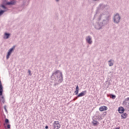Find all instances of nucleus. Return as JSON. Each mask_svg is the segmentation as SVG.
<instances>
[{"instance_id":"obj_10","label":"nucleus","mask_w":129,"mask_h":129,"mask_svg":"<svg viewBox=\"0 0 129 129\" xmlns=\"http://www.w3.org/2000/svg\"><path fill=\"white\" fill-rule=\"evenodd\" d=\"M118 111L119 113L122 114L125 111V109H124V108L123 107H119L118 108Z\"/></svg>"},{"instance_id":"obj_9","label":"nucleus","mask_w":129,"mask_h":129,"mask_svg":"<svg viewBox=\"0 0 129 129\" xmlns=\"http://www.w3.org/2000/svg\"><path fill=\"white\" fill-rule=\"evenodd\" d=\"M87 93V91L86 90L83 91L82 92H81L78 95V97H82V96H84V95H86Z\"/></svg>"},{"instance_id":"obj_28","label":"nucleus","mask_w":129,"mask_h":129,"mask_svg":"<svg viewBox=\"0 0 129 129\" xmlns=\"http://www.w3.org/2000/svg\"><path fill=\"white\" fill-rule=\"evenodd\" d=\"M79 97H78V95H77L76 97H75L74 99H73V101H75V100H77L78 99Z\"/></svg>"},{"instance_id":"obj_35","label":"nucleus","mask_w":129,"mask_h":129,"mask_svg":"<svg viewBox=\"0 0 129 129\" xmlns=\"http://www.w3.org/2000/svg\"><path fill=\"white\" fill-rule=\"evenodd\" d=\"M0 84H2V81L0 80Z\"/></svg>"},{"instance_id":"obj_34","label":"nucleus","mask_w":129,"mask_h":129,"mask_svg":"<svg viewBox=\"0 0 129 129\" xmlns=\"http://www.w3.org/2000/svg\"><path fill=\"white\" fill-rule=\"evenodd\" d=\"M55 2H56V3H58V2H59V0H55Z\"/></svg>"},{"instance_id":"obj_13","label":"nucleus","mask_w":129,"mask_h":129,"mask_svg":"<svg viewBox=\"0 0 129 129\" xmlns=\"http://www.w3.org/2000/svg\"><path fill=\"white\" fill-rule=\"evenodd\" d=\"M10 36H11V33L6 32L4 34V39H9V38H10Z\"/></svg>"},{"instance_id":"obj_12","label":"nucleus","mask_w":129,"mask_h":129,"mask_svg":"<svg viewBox=\"0 0 129 129\" xmlns=\"http://www.w3.org/2000/svg\"><path fill=\"white\" fill-rule=\"evenodd\" d=\"M105 5L104 4H100L99 6V9L101 11H103V10H105Z\"/></svg>"},{"instance_id":"obj_16","label":"nucleus","mask_w":129,"mask_h":129,"mask_svg":"<svg viewBox=\"0 0 129 129\" xmlns=\"http://www.w3.org/2000/svg\"><path fill=\"white\" fill-rule=\"evenodd\" d=\"M92 123L93 124V125H94L95 126L99 123V122L94 120V121H92Z\"/></svg>"},{"instance_id":"obj_17","label":"nucleus","mask_w":129,"mask_h":129,"mask_svg":"<svg viewBox=\"0 0 129 129\" xmlns=\"http://www.w3.org/2000/svg\"><path fill=\"white\" fill-rule=\"evenodd\" d=\"M121 117H122L121 119H122V118L125 119V118H126V117H127V114L126 113L122 114L121 115Z\"/></svg>"},{"instance_id":"obj_26","label":"nucleus","mask_w":129,"mask_h":129,"mask_svg":"<svg viewBox=\"0 0 129 129\" xmlns=\"http://www.w3.org/2000/svg\"><path fill=\"white\" fill-rule=\"evenodd\" d=\"M98 118V117L97 116H93L92 117L93 121H94V120H96V119H97Z\"/></svg>"},{"instance_id":"obj_33","label":"nucleus","mask_w":129,"mask_h":129,"mask_svg":"<svg viewBox=\"0 0 129 129\" xmlns=\"http://www.w3.org/2000/svg\"><path fill=\"white\" fill-rule=\"evenodd\" d=\"M45 128L46 129H48V128H49V126L48 125H46Z\"/></svg>"},{"instance_id":"obj_23","label":"nucleus","mask_w":129,"mask_h":129,"mask_svg":"<svg viewBox=\"0 0 129 129\" xmlns=\"http://www.w3.org/2000/svg\"><path fill=\"white\" fill-rule=\"evenodd\" d=\"M2 99H1V101H2L3 103H5V98L4 96L1 97Z\"/></svg>"},{"instance_id":"obj_20","label":"nucleus","mask_w":129,"mask_h":129,"mask_svg":"<svg viewBox=\"0 0 129 129\" xmlns=\"http://www.w3.org/2000/svg\"><path fill=\"white\" fill-rule=\"evenodd\" d=\"M112 61V59H110L109 60H108V63H109V66L110 67H111V66H113V63L112 62H111V61Z\"/></svg>"},{"instance_id":"obj_3","label":"nucleus","mask_w":129,"mask_h":129,"mask_svg":"<svg viewBox=\"0 0 129 129\" xmlns=\"http://www.w3.org/2000/svg\"><path fill=\"white\" fill-rule=\"evenodd\" d=\"M120 19L121 17L119 15V14L116 13L113 17V23L115 24H119V22H120Z\"/></svg>"},{"instance_id":"obj_36","label":"nucleus","mask_w":129,"mask_h":129,"mask_svg":"<svg viewBox=\"0 0 129 129\" xmlns=\"http://www.w3.org/2000/svg\"><path fill=\"white\" fill-rule=\"evenodd\" d=\"M5 127H6V129H7V127L6 126H5Z\"/></svg>"},{"instance_id":"obj_31","label":"nucleus","mask_w":129,"mask_h":129,"mask_svg":"<svg viewBox=\"0 0 129 129\" xmlns=\"http://www.w3.org/2000/svg\"><path fill=\"white\" fill-rule=\"evenodd\" d=\"M76 90H79V87L77 85L76 87Z\"/></svg>"},{"instance_id":"obj_6","label":"nucleus","mask_w":129,"mask_h":129,"mask_svg":"<svg viewBox=\"0 0 129 129\" xmlns=\"http://www.w3.org/2000/svg\"><path fill=\"white\" fill-rule=\"evenodd\" d=\"M102 27H103V25L102 24L101 22H98L95 26V28L97 30H101V29H102Z\"/></svg>"},{"instance_id":"obj_11","label":"nucleus","mask_w":129,"mask_h":129,"mask_svg":"<svg viewBox=\"0 0 129 129\" xmlns=\"http://www.w3.org/2000/svg\"><path fill=\"white\" fill-rule=\"evenodd\" d=\"M100 111H104V110H107V107L106 106H102L99 108Z\"/></svg>"},{"instance_id":"obj_22","label":"nucleus","mask_w":129,"mask_h":129,"mask_svg":"<svg viewBox=\"0 0 129 129\" xmlns=\"http://www.w3.org/2000/svg\"><path fill=\"white\" fill-rule=\"evenodd\" d=\"M5 123H6V124H9V123H10V120H9V119H8V118H6L5 119Z\"/></svg>"},{"instance_id":"obj_15","label":"nucleus","mask_w":129,"mask_h":129,"mask_svg":"<svg viewBox=\"0 0 129 129\" xmlns=\"http://www.w3.org/2000/svg\"><path fill=\"white\" fill-rule=\"evenodd\" d=\"M3 85L0 84V96H3V92H4V90L3 89Z\"/></svg>"},{"instance_id":"obj_19","label":"nucleus","mask_w":129,"mask_h":129,"mask_svg":"<svg viewBox=\"0 0 129 129\" xmlns=\"http://www.w3.org/2000/svg\"><path fill=\"white\" fill-rule=\"evenodd\" d=\"M6 10H3L2 9H0V17L3 16L5 13H6Z\"/></svg>"},{"instance_id":"obj_8","label":"nucleus","mask_w":129,"mask_h":129,"mask_svg":"<svg viewBox=\"0 0 129 129\" xmlns=\"http://www.w3.org/2000/svg\"><path fill=\"white\" fill-rule=\"evenodd\" d=\"M122 103L123 105H127V106H129V97L124 99Z\"/></svg>"},{"instance_id":"obj_29","label":"nucleus","mask_w":129,"mask_h":129,"mask_svg":"<svg viewBox=\"0 0 129 129\" xmlns=\"http://www.w3.org/2000/svg\"><path fill=\"white\" fill-rule=\"evenodd\" d=\"M7 128H11V124H7Z\"/></svg>"},{"instance_id":"obj_25","label":"nucleus","mask_w":129,"mask_h":129,"mask_svg":"<svg viewBox=\"0 0 129 129\" xmlns=\"http://www.w3.org/2000/svg\"><path fill=\"white\" fill-rule=\"evenodd\" d=\"M75 93V95H78V93H79V90H76Z\"/></svg>"},{"instance_id":"obj_24","label":"nucleus","mask_w":129,"mask_h":129,"mask_svg":"<svg viewBox=\"0 0 129 129\" xmlns=\"http://www.w3.org/2000/svg\"><path fill=\"white\" fill-rule=\"evenodd\" d=\"M110 7L108 5H105V10H109Z\"/></svg>"},{"instance_id":"obj_2","label":"nucleus","mask_w":129,"mask_h":129,"mask_svg":"<svg viewBox=\"0 0 129 129\" xmlns=\"http://www.w3.org/2000/svg\"><path fill=\"white\" fill-rule=\"evenodd\" d=\"M109 12H106V13L104 12L102 14H101L100 18L98 19V21H100L101 19H103V21L102 22V25L103 27L107 25V23L109 22Z\"/></svg>"},{"instance_id":"obj_27","label":"nucleus","mask_w":129,"mask_h":129,"mask_svg":"<svg viewBox=\"0 0 129 129\" xmlns=\"http://www.w3.org/2000/svg\"><path fill=\"white\" fill-rule=\"evenodd\" d=\"M10 56H11V54L7 53V55L6 56V59H9V58H10Z\"/></svg>"},{"instance_id":"obj_7","label":"nucleus","mask_w":129,"mask_h":129,"mask_svg":"<svg viewBox=\"0 0 129 129\" xmlns=\"http://www.w3.org/2000/svg\"><path fill=\"white\" fill-rule=\"evenodd\" d=\"M91 38V36H88L86 37V41L88 44H92V40Z\"/></svg>"},{"instance_id":"obj_5","label":"nucleus","mask_w":129,"mask_h":129,"mask_svg":"<svg viewBox=\"0 0 129 129\" xmlns=\"http://www.w3.org/2000/svg\"><path fill=\"white\" fill-rule=\"evenodd\" d=\"M53 128L59 129L61 127V124L59 123V121H55L52 125Z\"/></svg>"},{"instance_id":"obj_30","label":"nucleus","mask_w":129,"mask_h":129,"mask_svg":"<svg viewBox=\"0 0 129 129\" xmlns=\"http://www.w3.org/2000/svg\"><path fill=\"white\" fill-rule=\"evenodd\" d=\"M31 70H28V73H29V75H32V74H31Z\"/></svg>"},{"instance_id":"obj_37","label":"nucleus","mask_w":129,"mask_h":129,"mask_svg":"<svg viewBox=\"0 0 129 129\" xmlns=\"http://www.w3.org/2000/svg\"><path fill=\"white\" fill-rule=\"evenodd\" d=\"M94 1H97V0H94Z\"/></svg>"},{"instance_id":"obj_1","label":"nucleus","mask_w":129,"mask_h":129,"mask_svg":"<svg viewBox=\"0 0 129 129\" xmlns=\"http://www.w3.org/2000/svg\"><path fill=\"white\" fill-rule=\"evenodd\" d=\"M50 78L51 80H53L54 81L57 80L58 83H56L54 84V86H56V85H58L59 83H62V82L63 81V74L62 73V72L59 70H57L52 73Z\"/></svg>"},{"instance_id":"obj_4","label":"nucleus","mask_w":129,"mask_h":129,"mask_svg":"<svg viewBox=\"0 0 129 129\" xmlns=\"http://www.w3.org/2000/svg\"><path fill=\"white\" fill-rule=\"evenodd\" d=\"M3 4L6 6H15L17 4V1L15 0H11L10 2L4 1Z\"/></svg>"},{"instance_id":"obj_14","label":"nucleus","mask_w":129,"mask_h":129,"mask_svg":"<svg viewBox=\"0 0 129 129\" xmlns=\"http://www.w3.org/2000/svg\"><path fill=\"white\" fill-rule=\"evenodd\" d=\"M15 48H16V46H13L12 47V48H10L8 52V54H10V55H11V54H12V53L13 52V51H14V50H15Z\"/></svg>"},{"instance_id":"obj_18","label":"nucleus","mask_w":129,"mask_h":129,"mask_svg":"<svg viewBox=\"0 0 129 129\" xmlns=\"http://www.w3.org/2000/svg\"><path fill=\"white\" fill-rule=\"evenodd\" d=\"M6 5L3 3V4H2L0 5V10H2V9H4V10H7V7H6Z\"/></svg>"},{"instance_id":"obj_32","label":"nucleus","mask_w":129,"mask_h":129,"mask_svg":"<svg viewBox=\"0 0 129 129\" xmlns=\"http://www.w3.org/2000/svg\"><path fill=\"white\" fill-rule=\"evenodd\" d=\"M4 109H5V111H6L8 112V110H7V106H6V105H5V106H4Z\"/></svg>"},{"instance_id":"obj_21","label":"nucleus","mask_w":129,"mask_h":129,"mask_svg":"<svg viewBox=\"0 0 129 129\" xmlns=\"http://www.w3.org/2000/svg\"><path fill=\"white\" fill-rule=\"evenodd\" d=\"M110 98H112V99H115L116 96L113 94H110Z\"/></svg>"}]
</instances>
